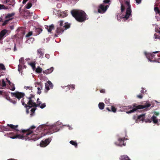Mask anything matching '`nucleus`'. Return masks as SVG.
<instances>
[{
	"mask_svg": "<svg viewBox=\"0 0 160 160\" xmlns=\"http://www.w3.org/2000/svg\"><path fill=\"white\" fill-rule=\"evenodd\" d=\"M22 132L23 133L22 135L18 134L9 137L12 139L32 140L34 141L40 138L39 135L38 134L40 132L39 128H36L34 126H31L28 129L22 130Z\"/></svg>",
	"mask_w": 160,
	"mask_h": 160,
	"instance_id": "f257e3e1",
	"label": "nucleus"
},
{
	"mask_svg": "<svg viewBox=\"0 0 160 160\" xmlns=\"http://www.w3.org/2000/svg\"><path fill=\"white\" fill-rule=\"evenodd\" d=\"M59 129L56 124L52 125H41V138L47 134H50L58 131Z\"/></svg>",
	"mask_w": 160,
	"mask_h": 160,
	"instance_id": "f03ea898",
	"label": "nucleus"
},
{
	"mask_svg": "<svg viewBox=\"0 0 160 160\" xmlns=\"http://www.w3.org/2000/svg\"><path fill=\"white\" fill-rule=\"evenodd\" d=\"M71 13L72 16L78 22H83L87 19V15L83 11L74 9L71 11Z\"/></svg>",
	"mask_w": 160,
	"mask_h": 160,
	"instance_id": "7ed1b4c3",
	"label": "nucleus"
},
{
	"mask_svg": "<svg viewBox=\"0 0 160 160\" xmlns=\"http://www.w3.org/2000/svg\"><path fill=\"white\" fill-rule=\"evenodd\" d=\"M21 102L22 105H25V107L26 108L29 107V109L31 108V107H33L31 108L30 110L31 112L30 116L31 117L32 116L35 110V107H34L36 106V103L33 102V100L32 99V98L30 97L28 98H24L22 100Z\"/></svg>",
	"mask_w": 160,
	"mask_h": 160,
	"instance_id": "20e7f679",
	"label": "nucleus"
},
{
	"mask_svg": "<svg viewBox=\"0 0 160 160\" xmlns=\"http://www.w3.org/2000/svg\"><path fill=\"white\" fill-rule=\"evenodd\" d=\"M125 3L127 6H128V8L126 10V14L125 15H123L121 16H118V14H119L118 13L117 16V19L118 21H121L122 18H125L126 19H127L131 15V12L132 11L130 3L129 2L126 1L125 2Z\"/></svg>",
	"mask_w": 160,
	"mask_h": 160,
	"instance_id": "39448f33",
	"label": "nucleus"
},
{
	"mask_svg": "<svg viewBox=\"0 0 160 160\" xmlns=\"http://www.w3.org/2000/svg\"><path fill=\"white\" fill-rule=\"evenodd\" d=\"M151 105V104L148 102H147L145 103L144 105H139L136 106L135 104L133 105V107H131V108H132L131 110L128 111L127 112V113H130L134 112L137 110L138 109H143L145 108H148Z\"/></svg>",
	"mask_w": 160,
	"mask_h": 160,
	"instance_id": "423d86ee",
	"label": "nucleus"
},
{
	"mask_svg": "<svg viewBox=\"0 0 160 160\" xmlns=\"http://www.w3.org/2000/svg\"><path fill=\"white\" fill-rule=\"evenodd\" d=\"M58 23H59V25L57 27L56 30V31L57 34H55L54 36L55 37H58V34L60 33H62L64 31L63 28H62L63 25V21L62 20H61L59 21Z\"/></svg>",
	"mask_w": 160,
	"mask_h": 160,
	"instance_id": "0eeeda50",
	"label": "nucleus"
},
{
	"mask_svg": "<svg viewBox=\"0 0 160 160\" xmlns=\"http://www.w3.org/2000/svg\"><path fill=\"white\" fill-rule=\"evenodd\" d=\"M108 9V5L105 6L102 4H100L98 7V12L101 13L105 12Z\"/></svg>",
	"mask_w": 160,
	"mask_h": 160,
	"instance_id": "6e6552de",
	"label": "nucleus"
},
{
	"mask_svg": "<svg viewBox=\"0 0 160 160\" xmlns=\"http://www.w3.org/2000/svg\"><path fill=\"white\" fill-rule=\"evenodd\" d=\"M51 140V138H48L44 140H42L41 142V147H46L49 144Z\"/></svg>",
	"mask_w": 160,
	"mask_h": 160,
	"instance_id": "1a4fd4ad",
	"label": "nucleus"
},
{
	"mask_svg": "<svg viewBox=\"0 0 160 160\" xmlns=\"http://www.w3.org/2000/svg\"><path fill=\"white\" fill-rule=\"evenodd\" d=\"M11 94L12 96L15 97L18 99L23 98L25 95L24 93L19 92H12Z\"/></svg>",
	"mask_w": 160,
	"mask_h": 160,
	"instance_id": "9d476101",
	"label": "nucleus"
},
{
	"mask_svg": "<svg viewBox=\"0 0 160 160\" xmlns=\"http://www.w3.org/2000/svg\"><path fill=\"white\" fill-rule=\"evenodd\" d=\"M18 125H14L12 124H8L7 126H6L5 128L7 129V130H16L18 131V130L17 129Z\"/></svg>",
	"mask_w": 160,
	"mask_h": 160,
	"instance_id": "9b49d317",
	"label": "nucleus"
},
{
	"mask_svg": "<svg viewBox=\"0 0 160 160\" xmlns=\"http://www.w3.org/2000/svg\"><path fill=\"white\" fill-rule=\"evenodd\" d=\"M53 85L50 81H48L45 83V88L47 91L49 90L50 88L52 89Z\"/></svg>",
	"mask_w": 160,
	"mask_h": 160,
	"instance_id": "f8f14e48",
	"label": "nucleus"
},
{
	"mask_svg": "<svg viewBox=\"0 0 160 160\" xmlns=\"http://www.w3.org/2000/svg\"><path fill=\"white\" fill-rule=\"evenodd\" d=\"M159 52V51H157L156 52H153L152 53H149L148 54V56L149 57V59H153L154 58V60L153 61L156 60L157 59V57H156V55L153 54L154 53H157Z\"/></svg>",
	"mask_w": 160,
	"mask_h": 160,
	"instance_id": "ddd939ff",
	"label": "nucleus"
},
{
	"mask_svg": "<svg viewBox=\"0 0 160 160\" xmlns=\"http://www.w3.org/2000/svg\"><path fill=\"white\" fill-rule=\"evenodd\" d=\"M126 139H125V138H119L118 139V141L119 142V143L118 145L121 147H122V146H125V143H124L123 142Z\"/></svg>",
	"mask_w": 160,
	"mask_h": 160,
	"instance_id": "4468645a",
	"label": "nucleus"
},
{
	"mask_svg": "<svg viewBox=\"0 0 160 160\" xmlns=\"http://www.w3.org/2000/svg\"><path fill=\"white\" fill-rule=\"evenodd\" d=\"M145 114H142L138 116L136 120V122H138V121H143L145 118Z\"/></svg>",
	"mask_w": 160,
	"mask_h": 160,
	"instance_id": "2eb2a0df",
	"label": "nucleus"
},
{
	"mask_svg": "<svg viewBox=\"0 0 160 160\" xmlns=\"http://www.w3.org/2000/svg\"><path fill=\"white\" fill-rule=\"evenodd\" d=\"M8 31L4 29L2 31L0 32V40L2 39L7 32Z\"/></svg>",
	"mask_w": 160,
	"mask_h": 160,
	"instance_id": "dca6fc26",
	"label": "nucleus"
},
{
	"mask_svg": "<svg viewBox=\"0 0 160 160\" xmlns=\"http://www.w3.org/2000/svg\"><path fill=\"white\" fill-rule=\"evenodd\" d=\"M53 70V68L52 67L49 69H48L46 70L43 71V72L44 74L47 75L48 74L51 73Z\"/></svg>",
	"mask_w": 160,
	"mask_h": 160,
	"instance_id": "f3484780",
	"label": "nucleus"
},
{
	"mask_svg": "<svg viewBox=\"0 0 160 160\" xmlns=\"http://www.w3.org/2000/svg\"><path fill=\"white\" fill-rule=\"evenodd\" d=\"M6 79L7 80L8 84L10 86V87H9V88H10V90L12 91H14L15 89L14 84L11 83L10 81L8 80L7 78H6Z\"/></svg>",
	"mask_w": 160,
	"mask_h": 160,
	"instance_id": "a211bd4d",
	"label": "nucleus"
},
{
	"mask_svg": "<svg viewBox=\"0 0 160 160\" xmlns=\"http://www.w3.org/2000/svg\"><path fill=\"white\" fill-rule=\"evenodd\" d=\"M120 160H131L129 157L126 155L121 156L119 158Z\"/></svg>",
	"mask_w": 160,
	"mask_h": 160,
	"instance_id": "6ab92c4d",
	"label": "nucleus"
},
{
	"mask_svg": "<svg viewBox=\"0 0 160 160\" xmlns=\"http://www.w3.org/2000/svg\"><path fill=\"white\" fill-rule=\"evenodd\" d=\"M106 109L108 111L110 112L112 111L114 112H116V108L114 106H112L111 107V110L108 107L106 108Z\"/></svg>",
	"mask_w": 160,
	"mask_h": 160,
	"instance_id": "aec40b11",
	"label": "nucleus"
},
{
	"mask_svg": "<svg viewBox=\"0 0 160 160\" xmlns=\"http://www.w3.org/2000/svg\"><path fill=\"white\" fill-rule=\"evenodd\" d=\"M15 14L14 13H12L10 14H8L5 17L6 18H8V20H10L12 19V17H13Z\"/></svg>",
	"mask_w": 160,
	"mask_h": 160,
	"instance_id": "412c9836",
	"label": "nucleus"
},
{
	"mask_svg": "<svg viewBox=\"0 0 160 160\" xmlns=\"http://www.w3.org/2000/svg\"><path fill=\"white\" fill-rule=\"evenodd\" d=\"M151 121H152L154 123H157L158 122V120L156 116L153 115L151 118Z\"/></svg>",
	"mask_w": 160,
	"mask_h": 160,
	"instance_id": "4be33fe9",
	"label": "nucleus"
},
{
	"mask_svg": "<svg viewBox=\"0 0 160 160\" xmlns=\"http://www.w3.org/2000/svg\"><path fill=\"white\" fill-rule=\"evenodd\" d=\"M105 106V104L102 102H100L98 104V107L101 110H102L104 109Z\"/></svg>",
	"mask_w": 160,
	"mask_h": 160,
	"instance_id": "5701e85b",
	"label": "nucleus"
},
{
	"mask_svg": "<svg viewBox=\"0 0 160 160\" xmlns=\"http://www.w3.org/2000/svg\"><path fill=\"white\" fill-rule=\"evenodd\" d=\"M54 28V26L53 24L50 25L49 27L48 26H47V29L49 32H51L52 30Z\"/></svg>",
	"mask_w": 160,
	"mask_h": 160,
	"instance_id": "b1692460",
	"label": "nucleus"
},
{
	"mask_svg": "<svg viewBox=\"0 0 160 160\" xmlns=\"http://www.w3.org/2000/svg\"><path fill=\"white\" fill-rule=\"evenodd\" d=\"M68 15V13L66 12H63L60 14V16L62 18H64Z\"/></svg>",
	"mask_w": 160,
	"mask_h": 160,
	"instance_id": "393cba45",
	"label": "nucleus"
},
{
	"mask_svg": "<svg viewBox=\"0 0 160 160\" xmlns=\"http://www.w3.org/2000/svg\"><path fill=\"white\" fill-rule=\"evenodd\" d=\"M28 64L32 68L33 70L35 69V62H28Z\"/></svg>",
	"mask_w": 160,
	"mask_h": 160,
	"instance_id": "a878e982",
	"label": "nucleus"
},
{
	"mask_svg": "<svg viewBox=\"0 0 160 160\" xmlns=\"http://www.w3.org/2000/svg\"><path fill=\"white\" fill-rule=\"evenodd\" d=\"M70 143L72 145L74 146L75 148L77 147L78 144L76 142L72 140L70 142Z\"/></svg>",
	"mask_w": 160,
	"mask_h": 160,
	"instance_id": "bb28decb",
	"label": "nucleus"
},
{
	"mask_svg": "<svg viewBox=\"0 0 160 160\" xmlns=\"http://www.w3.org/2000/svg\"><path fill=\"white\" fill-rule=\"evenodd\" d=\"M68 86L69 90H70V89L74 90L75 88V85L74 84L68 85Z\"/></svg>",
	"mask_w": 160,
	"mask_h": 160,
	"instance_id": "cd10ccee",
	"label": "nucleus"
},
{
	"mask_svg": "<svg viewBox=\"0 0 160 160\" xmlns=\"http://www.w3.org/2000/svg\"><path fill=\"white\" fill-rule=\"evenodd\" d=\"M70 27V24L68 23H65V25L63 26V28H64L65 29L69 28Z\"/></svg>",
	"mask_w": 160,
	"mask_h": 160,
	"instance_id": "c85d7f7f",
	"label": "nucleus"
},
{
	"mask_svg": "<svg viewBox=\"0 0 160 160\" xmlns=\"http://www.w3.org/2000/svg\"><path fill=\"white\" fill-rule=\"evenodd\" d=\"M32 3L31 2H29L26 5V8L27 9H29L32 6Z\"/></svg>",
	"mask_w": 160,
	"mask_h": 160,
	"instance_id": "c756f323",
	"label": "nucleus"
},
{
	"mask_svg": "<svg viewBox=\"0 0 160 160\" xmlns=\"http://www.w3.org/2000/svg\"><path fill=\"white\" fill-rule=\"evenodd\" d=\"M0 70H5V68L4 65L0 63Z\"/></svg>",
	"mask_w": 160,
	"mask_h": 160,
	"instance_id": "7c9ffc66",
	"label": "nucleus"
},
{
	"mask_svg": "<svg viewBox=\"0 0 160 160\" xmlns=\"http://www.w3.org/2000/svg\"><path fill=\"white\" fill-rule=\"evenodd\" d=\"M154 10L156 13H158V14L160 13V11L158 7H155L154 8Z\"/></svg>",
	"mask_w": 160,
	"mask_h": 160,
	"instance_id": "2f4dec72",
	"label": "nucleus"
},
{
	"mask_svg": "<svg viewBox=\"0 0 160 160\" xmlns=\"http://www.w3.org/2000/svg\"><path fill=\"white\" fill-rule=\"evenodd\" d=\"M20 63L21 64H24V58H21L19 60Z\"/></svg>",
	"mask_w": 160,
	"mask_h": 160,
	"instance_id": "473e14b6",
	"label": "nucleus"
},
{
	"mask_svg": "<svg viewBox=\"0 0 160 160\" xmlns=\"http://www.w3.org/2000/svg\"><path fill=\"white\" fill-rule=\"evenodd\" d=\"M7 8L5 7L4 5L0 4V10L1 9H7Z\"/></svg>",
	"mask_w": 160,
	"mask_h": 160,
	"instance_id": "72a5a7b5",
	"label": "nucleus"
},
{
	"mask_svg": "<svg viewBox=\"0 0 160 160\" xmlns=\"http://www.w3.org/2000/svg\"><path fill=\"white\" fill-rule=\"evenodd\" d=\"M35 87H37V88L38 89V93H39V89H40V88L38 86L39 85V82H37V83H35Z\"/></svg>",
	"mask_w": 160,
	"mask_h": 160,
	"instance_id": "f704fd0d",
	"label": "nucleus"
},
{
	"mask_svg": "<svg viewBox=\"0 0 160 160\" xmlns=\"http://www.w3.org/2000/svg\"><path fill=\"white\" fill-rule=\"evenodd\" d=\"M142 90L141 91V93H145L146 92H147V91L145 90V88H142Z\"/></svg>",
	"mask_w": 160,
	"mask_h": 160,
	"instance_id": "c9c22d12",
	"label": "nucleus"
},
{
	"mask_svg": "<svg viewBox=\"0 0 160 160\" xmlns=\"http://www.w3.org/2000/svg\"><path fill=\"white\" fill-rule=\"evenodd\" d=\"M125 10V7L122 4L121 6V12H122Z\"/></svg>",
	"mask_w": 160,
	"mask_h": 160,
	"instance_id": "e433bc0d",
	"label": "nucleus"
},
{
	"mask_svg": "<svg viewBox=\"0 0 160 160\" xmlns=\"http://www.w3.org/2000/svg\"><path fill=\"white\" fill-rule=\"evenodd\" d=\"M32 32H30L27 34L26 35V37H28L32 35Z\"/></svg>",
	"mask_w": 160,
	"mask_h": 160,
	"instance_id": "4c0bfd02",
	"label": "nucleus"
},
{
	"mask_svg": "<svg viewBox=\"0 0 160 160\" xmlns=\"http://www.w3.org/2000/svg\"><path fill=\"white\" fill-rule=\"evenodd\" d=\"M144 121L146 122L150 123L151 122V119L150 120L148 118H147L145 119H144Z\"/></svg>",
	"mask_w": 160,
	"mask_h": 160,
	"instance_id": "58836bf2",
	"label": "nucleus"
},
{
	"mask_svg": "<svg viewBox=\"0 0 160 160\" xmlns=\"http://www.w3.org/2000/svg\"><path fill=\"white\" fill-rule=\"evenodd\" d=\"M1 84L3 87L6 86V84L4 80H2Z\"/></svg>",
	"mask_w": 160,
	"mask_h": 160,
	"instance_id": "ea45409f",
	"label": "nucleus"
},
{
	"mask_svg": "<svg viewBox=\"0 0 160 160\" xmlns=\"http://www.w3.org/2000/svg\"><path fill=\"white\" fill-rule=\"evenodd\" d=\"M45 103H41V108L42 109L46 107Z\"/></svg>",
	"mask_w": 160,
	"mask_h": 160,
	"instance_id": "a19ab883",
	"label": "nucleus"
},
{
	"mask_svg": "<svg viewBox=\"0 0 160 160\" xmlns=\"http://www.w3.org/2000/svg\"><path fill=\"white\" fill-rule=\"evenodd\" d=\"M42 79H43L44 81H47L48 80V78L47 77H44V78H43L41 76V80Z\"/></svg>",
	"mask_w": 160,
	"mask_h": 160,
	"instance_id": "79ce46f5",
	"label": "nucleus"
},
{
	"mask_svg": "<svg viewBox=\"0 0 160 160\" xmlns=\"http://www.w3.org/2000/svg\"><path fill=\"white\" fill-rule=\"evenodd\" d=\"M9 20H5L3 23L2 25L4 26L8 22Z\"/></svg>",
	"mask_w": 160,
	"mask_h": 160,
	"instance_id": "37998d69",
	"label": "nucleus"
},
{
	"mask_svg": "<svg viewBox=\"0 0 160 160\" xmlns=\"http://www.w3.org/2000/svg\"><path fill=\"white\" fill-rule=\"evenodd\" d=\"M137 97L138 98H139L141 99V98H142L143 96H142V94H141L140 95H138L137 96Z\"/></svg>",
	"mask_w": 160,
	"mask_h": 160,
	"instance_id": "c03bdc74",
	"label": "nucleus"
},
{
	"mask_svg": "<svg viewBox=\"0 0 160 160\" xmlns=\"http://www.w3.org/2000/svg\"><path fill=\"white\" fill-rule=\"evenodd\" d=\"M100 92L101 93H105V90L103 89L100 90Z\"/></svg>",
	"mask_w": 160,
	"mask_h": 160,
	"instance_id": "a18cd8bd",
	"label": "nucleus"
},
{
	"mask_svg": "<svg viewBox=\"0 0 160 160\" xmlns=\"http://www.w3.org/2000/svg\"><path fill=\"white\" fill-rule=\"evenodd\" d=\"M110 1V0H105L103 1V2L105 3H108Z\"/></svg>",
	"mask_w": 160,
	"mask_h": 160,
	"instance_id": "49530a36",
	"label": "nucleus"
},
{
	"mask_svg": "<svg viewBox=\"0 0 160 160\" xmlns=\"http://www.w3.org/2000/svg\"><path fill=\"white\" fill-rule=\"evenodd\" d=\"M135 1L137 3L139 4L141 3L142 0H135Z\"/></svg>",
	"mask_w": 160,
	"mask_h": 160,
	"instance_id": "de8ad7c7",
	"label": "nucleus"
},
{
	"mask_svg": "<svg viewBox=\"0 0 160 160\" xmlns=\"http://www.w3.org/2000/svg\"><path fill=\"white\" fill-rule=\"evenodd\" d=\"M62 5L61 3H58L57 5V7L58 8H60L61 7Z\"/></svg>",
	"mask_w": 160,
	"mask_h": 160,
	"instance_id": "09e8293b",
	"label": "nucleus"
},
{
	"mask_svg": "<svg viewBox=\"0 0 160 160\" xmlns=\"http://www.w3.org/2000/svg\"><path fill=\"white\" fill-rule=\"evenodd\" d=\"M36 71L37 72H40V68H37L36 70Z\"/></svg>",
	"mask_w": 160,
	"mask_h": 160,
	"instance_id": "8fccbe9b",
	"label": "nucleus"
},
{
	"mask_svg": "<svg viewBox=\"0 0 160 160\" xmlns=\"http://www.w3.org/2000/svg\"><path fill=\"white\" fill-rule=\"evenodd\" d=\"M24 88H25L27 90L29 89V90H31L32 88L28 86H25Z\"/></svg>",
	"mask_w": 160,
	"mask_h": 160,
	"instance_id": "3c124183",
	"label": "nucleus"
},
{
	"mask_svg": "<svg viewBox=\"0 0 160 160\" xmlns=\"http://www.w3.org/2000/svg\"><path fill=\"white\" fill-rule=\"evenodd\" d=\"M45 56L47 58H49L50 57V55L48 54H46L45 55Z\"/></svg>",
	"mask_w": 160,
	"mask_h": 160,
	"instance_id": "603ef678",
	"label": "nucleus"
},
{
	"mask_svg": "<svg viewBox=\"0 0 160 160\" xmlns=\"http://www.w3.org/2000/svg\"><path fill=\"white\" fill-rule=\"evenodd\" d=\"M154 114L155 115H156V116H158L159 115V113L158 112H154Z\"/></svg>",
	"mask_w": 160,
	"mask_h": 160,
	"instance_id": "864d4df0",
	"label": "nucleus"
},
{
	"mask_svg": "<svg viewBox=\"0 0 160 160\" xmlns=\"http://www.w3.org/2000/svg\"><path fill=\"white\" fill-rule=\"evenodd\" d=\"M28 0H23L22 1L23 4H25Z\"/></svg>",
	"mask_w": 160,
	"mask_h": 160,
	"instance_id": "5fc2aeb1",
	"label": "nucleus"
},
{
	"mask_svg": "<svg viewBox=\"0 0 160 160\" xmlns=\"http://www.w3.org/2000/svg\"><path fill=\"white\" fill-rule=\"evenodd\" d=\"M16 50H17V49H16V45H15H15H14V51H16Z\"/></svg>",
	"mask_w": 160,
	"mask_h": 160,
	"instance_id": "6e6d98bb",
	"label": "nucleus"
},
{
	"mask_svg": "<svg viewBox=\"0 0 160 160\" xmlns=\"http://www.w3.org/2000/svg\"><path fill=\"white\" fill-rule=\"evenodd\" d=\"M18 70L19 71V69H20V67H21V65L19 64V65H18Z\"/></svg>",
	"mask_w": 160,
	"mask_h": 160,
	"instance_id": "4d7b16f0",
	"label": "nucleus"
},
{
	"mask_svg": "<svg viewBox=\"0 0 160 160\" xmlns=\"http://www.w3.org/2000/svg\"><path fill=\"white\" fill-rule=\"evenodd\" d=\"M155 38H158L157 37V35L156 34H155L154 35Z\"/></svg>",
	"mask_w": 160,
	"mask_h": 160,
	"instance_id": "13d9d810",
	"label": "nucleus"
},
{
	"mask_svg": "<svg viewBox=\"0 0 160 160\" xmlns=\"http://www.w3.org/2000/svg\"><path fill=\"white\" fill-rule=\"evenodd\" d=\"M40 55H41V56H42L43 55H44V54L43 53H42L41 52V54H40Z\"/></svg>",
	"mask_w": 160,
	"mask_h": 160,
	"instance_id": "bf43d9fd",
	"label": "nucleus"
},
{
	"mask_svg": "<svg viewBox=\"0 0 160 160\" xmlns=\"http://www.w3.org/2000/svg\"><path fill=\"white\" fill-rule=\"evenodd\" d=\"M30 60V58H27L26 59V60L27 61H28V60Z\"/></svg>",
	"mask_w": 160,
	"mask_h": 160,
	"instance_id": "052dcab7",
	"label": "nucleus"
},
{
	"mask_svg": "<svg viewBox=\"0 0 160 160\" xmlns=\"http://www.w3.org/2000/svg\"><path fill=\"white\" fill-rule=\"evenodd\" d=\"M27 113H29V110L28 109H27Z\"/></svg>",
	"mask_w": 160,
	"mask_h": 160,
	"instance_id": "680f3d73",
	"label": "nucleus"
},
{
	"mask_svg": "<svg viewBox=\"0 0 160 160\" xmlns=\"http://www.w3.org/2000/svg\"><path fill=\"white\" fill-rule=\"evenodd\" d=\"M158 32L160 33V28H159V30L158 31Z\"/></svg>",
	"mask_w": 160,
	"mask_h": 160,
	"instance_id": "e2e57ef3",
	"label": "nucleus"
},
{
	"mask_svg": "<svg viewBox=\"0 0 160 160\" xmlns=\"http://www.w3.org/2000/svg\"><path fill=\"white\" fill-rule=\"evenodd\" d=\"M157 56L158 57H160V55L159 54H157Z\"/></svg>",
	"mask_w": 160,
	"mask_h": 160,
	"instance_id": "0e129e2a",
	"label": "nucleus"
},
{
	"mask_svg": "<svg viewBox=\"0 0 160 160\" xmlns=\"http://www.w3.org/2000/svg\"><path fill=\"white\" fill-rule=\"evenodd\" d=\"M40 70H41V73H42V68H41Z\"/></svg>",
	"mask_w": 160,
	"mask_h": 160,
	"instance_id": "69168bd1",
	"label": "nucleus"
},
{
	"mask_svg": "<svg viewBox=\"0 0 160 160\" xmlns=\"http://www.w3.org/2000/svg\"><path fill=\"white\" fill-rule=\"evenodd\" d=\"M40 30H41V32L42 31V28H41Z\"/></svg>",
	"mask_w": 160,
	"mask_h": 160,
	"instance_id": "338daca9",
	"label": "nucleus"
},
{
	"mask_svg": "<svg viewBox=\"0 0 160 160\" xmlns=\"http://www.w3.org/2000/svg\"><path fill=\"white\" fill-rule=\"evenodd\" d=\"M40 86H41V88L42 87H41V85H40Z\"/></svg>",
	"mask_w": 160,
	"mask_h": 160,
	"instance_id": "774afa93",
	"label": "nucleus"
}]
</instances>
